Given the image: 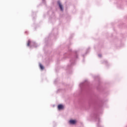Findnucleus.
<instances>
[{
	"mask_svg": "<svg viewBox=\"0 0 127 127\" xmlns=\"http://www.w3.org/2000/svg\"><path fill=\"white\" fill-rule=\"evenodd\" d=\"M69 123L71 125H75L76 124V121L75 120H70Z\"/></svg>",
	"mask_w": 127,
	"mask_h": 127,
	"instance_id": "2",
	"label": "nucleus"
},
{
	"mask_svg": "<svg viewBox=\"0 0 127 127\" xmlns=\"http://www.w3.org/2000/svg\"><path fill=\"white\" fill-rule=\"evenodd\" d=\"M40 68L41 70H43L44 69V66L42 64H40Z\"/></svg>",
	"mask_w": 127,
	"mask_h": 127,
	"instance_id": "4",
	"label": "nucleus"
},
{
	"mask_svg": "<svg viewBox=\"0 0 127 127\" xmlns=\"http://www.w3.org/2000/svg\"><path fill=\"white\" fill-rule=\"evenodd\" d=\"M59 7L60 8L61 10L63 11V5L61 4V3L60 1L58 2Z\"/></svg>",
	"mask_w": 127,
	"mask_h": 127,
	"instance_id": "1",
	"label": "nucleus"
},
{
	"mask_svg": "<svg viewBox=\"0 0 127 127\" xmlns=\"http://www.w3.org/2000/svg\"><path fill=\"white\" fill-rule=\"evenodd\" d=\"M58 109L59 110H62L63 109V105H59L58 106Z\"/></svg>",
	"mask_w": 127,
	"mask_h": 127,
	"instance_id": "3",
	"label": "nucleus"
},
{
	"mask_svg": "<svg viewBox=\"0 0 127 127\" xmlns=\"http://www.w3.org/2000/svg\"><path fill=\"white\" fill-rule=\"evenodd\" d=\"M31 44V41H30V40H28L27 43V46H30Z\"/></svg>",
	"mask_w": 127,
	"mask_h": 127,
	"instance_id": "5",
	"label": "nucleus"
},
{
	"mask_svg": "<svg viewBox=\"0 0 127 127\" xmlns=\"http://www.w3.org/2000/svg\"><path fill=\"white\" fill-rule=\"evenodd\" d=\"M99 56L100 57H102V55H99Z\"/></svg>",
	"mask_w": 127,
	"mask_h": 127,
	"instance_id": "6",
	"label": "nucleus"
}]
</instances>
